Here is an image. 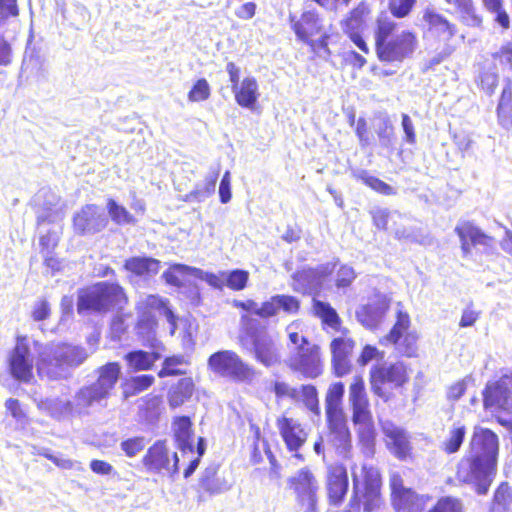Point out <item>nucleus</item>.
Wrapping results in <instances>:
<instances>
[{"label":"nucleus","instance_id":"43","mask_svg":"<svg viewBox=\"0 0 512 512\" xmlns=\"http://www.w3.org/2000/svg\"><path fill=\"white\" fill-rule=\"evenodd\" d=\"M447 3L453 4L461 13L464 22L470 26H480L482 18L475 12L472 0H446Z\"/></svg>","mask_w":512,"mask_h":512},{"label":"nucleus","instance_id":"3","mask_svg":"<svg viewBox=\"0 0 512 512\" xmlns=\"http://www.w3.org/2000/svg\"><path fill=\"white\" fill-rule=\"evenodd\" d=\"M239 343L243 350L266 367L280 362V349L266 325L248 314L240 318Z\"/></svg>","mask_w":512,"mask_h":512},{"label":"nucleus","instance_id":"5","mask_svg":"<svg viewBox=\"0 0 512 512\" xmlns=\"http://www.w3.org/2000/svg\"><path fill=\"white\" fill-rule=\"evenodd\" d=\"M363 481H360L353 470V497L350 506L353 510H359L361 505L364 512H373L380 508L382 499L380 495L381 478L379 471L374 467L364 465L361 469Z\"/></svg>","mask_w":512,"mask_h":512},{"label":"nucleus","instance_id":"13","mask_svg":"<svg viewBox=\"0 0 512 512\" xmlns=\"http://www.w3.org/2000/svg\"><path fill=\"white\" fill-rule=\"evenodd\" d=\"M455 232L460 238L461 251L464 258L471 255L472 248L481 247L486 254H491L495 250L494 237L486 234L470 221L458 223L455 227Z\"/></svg>","mask_w":512,"mask_h":512},{"label":"nucleus","instance_id":"47","mask_svg":"<svg viewBox=\"0 0 512 512\" xmlns=\"http://www.w3.org/2000/svg\"><path fill=\"white\" fill-rule=\"evenodd\" d=\"M410 326V317L407 312L401 309L397 310V320L390 333L386 336V340L392 344L398 343L404 333Z\"/></svg>","mask_w":512,"mask_h":512},{"label":"nucleus","instance_id":"58","mask_svg":"<svg viewBox=\"0 0 512 512\" xmlns=\"http://www.w3.org/2000/svg\"><path fill=\"white\" fill-rule=\"evenodd\" d=\"M43 62L38 55L25 56L22 62L21 71L23 74H39L43 72Z\"/></svg>","mask_w":512,"mask_h":512},{"label":"nucleus","instance_id":"45","mask_svg":"<svg viewBox=\"0 0 512 512\" xmlns=\"http://www.w3.org/2000/svg\"><path fill=\"white\" fill-rule=\"evenodd\" d=\"M293 279L300 285L295 288L297 291H307L315 289L321 285V282L313 268H304L293 275Z\"/></svg>","mask_w":512,"mask_h":512},{"label":"nucleus","instance_id":"31","mask_svg":"<svg viewBox=\"0 0 512 512\" xmlns=\"http://www.w3.org/2000/svg\"><path fill=\"white\" fill-rule=\"evenodd\" d=\"M156 326L155 315L151 311H142L137 324V333L142 338L144 345L151 348H157L159 345Z\"/></svg>","mask_w":512,"mask_h":512},{"label":"nucleus","instance_id":"30","mask_svg":"<svg viewBox=\"0 0 512 512\" xmlns=\"http://www.w3.org/2000/svg\"><path fill=\"white\" fill-rule=\"evenodd\" d=\"M238 105L252 109L259 97L258 83L254 77H245L238 88L232 89Z\"/></svg>","mask_w":512,"mask_h":512},{"label":"nucleus","instance_id":"64","mask_svg":"<svg viewBox=\"0 0 512 512\" xmlns=\"http://www.w3.org/2000/svg\"><path fill=\"white\" fill-rule=\"evenodd\" d=\"M279 312V306L277 296H272L269 300L263 302L257 310V316L261 318H269L277 315Z\"/></svg>","mask_w":512,"mask_h":512},{"label":"nucleus","instance_id":"9","mask_svg":"<svg viewBox=\"0 0 512 512\" xmlns=\"http://www.w3.org/2000/svg\"><path fill=\"white\" fill-rule=\"evenodd\" d=\"M288 485L296 496L303 512H317L319 483L313 473L302 468L288 479Z\"/></svg>","mask_w":512,"mask_h":512},{"label":"nucleus","instance_id":"25","mask_svg":"<svg viewBox=\"0 0 512 512\" xmlns=\"http://www.w3.org/2000/svg\"><path fill=\"white\" fill-rule=\"evenodd\" d=\"M422 20L428 31L440 40L448 41L456 33V27L433 8L423 11Z\"/></svg>","mask_w":512,"mask_h":512},{"label":"nucleus","instance_id":"2","mask_svg":"<svg viewBox=\"0 0 512 512\" xmlns=\"http://www.w3.org/2000/svg\"><path fill=\"white\" fill-rule=\"evenodd\" d=\"M97 373V380L90 385L81 387L75 394L73 402L49 398L38 403L39 409L57 419L73 414L87 413L90 407L101 404L111 395V391L119 379L121 368L118 363L110 362L98 368Z\"/></svg>","mask_w":512,"mask_h":512},{"label":"nucleus","instance_id":"17","mask_svg":"<svg viewBox=\"0 0 512 512\" xmlns=\"http://www.w3.org/2000/svg\"><path fill=\"white\" fill-rule=\"evenodd\" d=\"M108 225V217L99 206L87 204L73 217V227L77 234H96Z\"/></svg>","mask_w":512,"mask_h":512},{"label":"nucleus","instance_id":"27","mask_svg":"<svg viewBox=\"0 0 512 512\" xmlns=\"http://www.w3.org/2000/svg\"><path fill=\"white\" fill-rule=\"evenodd\" d=\"M383 431L391 452L399 459L406 458L410 452V443L406 432L392 424H385Z\"/></svg>","mask_w":512,"mask_h":512},{"label":"nucleus","instance_id":"52","mask_svg":"<svg viewBox=\"0 0 512 512\" xmlns=\"http://www.w3.org/2000/svg\"><path fill=\"white\" fill-rule=\"evenodd\" d=\"M364 8L358 7L351 11L350 16L343 21V29L348 35L359 33L363 24Z\"/></svg>","mask_w":512,"mask_h":512},{"label":"nucleus","instance_id":"8","mask_svg":"<svg viewBox=\"0 0 512 512\" xmlns=\"http://www.w3.org/2000/svg\"><path fill=\"white\" fill-rule=\"evenodd\" d=\"M208 366L215 374L236 381H246L253 376V369L232 350L213 353L208 359Z\"/></svg>","mask_w":512,"mask_h":512},{"label":"nucleus","instance_id":"55","mask_svg":"<svg viewBox=\"0 0 512 512\" xmlns=\"http://www.w3.org/2000/svg\"><path fill=\"white\" fill-rule=\"evenodd\" d=\"M147 442L144 437H133L126 439L120 443L121 450L129 458L135 457L146 446Z\"/></svg>","mask_w":512,"mask_h":512},{"label":"nucleus","instance_id":"33","mask_svg":"<svg viewBox=\"0 0 512 512\" xmlns=\"http://www.w3.org/2000/svg\"><path fill=\"white\" fill-rule=\"evenodd\" d=\"M497 119L499 125L509 130L512 127V83L507 81L497 106Z\"/></svg>","mask_w":512,"mask_h":512},{"label":"nucleus","instance_id":"61","mask_svg":"<svg viewBox=\"0 0 512 512\" xmlns=\"http://www.w3.org/2000/svg\"><path fill=\"white\" fill-rule=\"evenodd\" d=\"M355 278L356 273L354 269L348 265H343L337 272L336 286L338 288L348 287L354 281Z\"/></svg>","mask_w":512,"mask_h":512},{"label":"nucleus","instance_id":"32","mask_svg":"<svg viewBox=\"0 0 512 512\" xmlns=\"http://www.w3.org/2000/svg\"><path fill=\"white\" fill-rule=\"evenodd\" d=\"M219 177V168H212L201 183H197L195 188L186 195L187 201L203 202L214 194L216 182Z\"/></svg>","mask_w":512,"mask_h":512},{"label":"nucleus","instance_id":"18","mask_svg":"<svg viewBox=\"0 0 512 512\" xmlns=\"http://www.w3.org/2000/svg\"><path fill=\"white\" fill-rule=\"evenodd\" d=\"M10 370L16 379L29 382L33 376V358L30 352L29 338L27 336L17 337L16 345L11 352Z\"/></svg>","mask_w":512,"mask_h":512},{"label":"nucleus","instance_id":"6","mask_svg":"<svg viewBox=\"0 0 512 512\" xmlns=\"http://www.w3.org/2000/svg\"><path fill=\"white\" fill-rule=\"evenodd\" d=\"M408 380L407 367L402 362L382 363L370 370L371 390L384 401L390 399L393 389L402 387Z\"/></svg>","mask_w":512,"mask_h":512},{"label":"nucleus","instance_id":"11","mask_svg":"<svg viewBox=\"0 0 512 512\" xmlns=\"http://www.w3.org/2000/svg\"><path fill=\"white\" fill-rule=\"evenodd\" d=\"M482 397L485 410L512 414V374L488 381L482 391Z\"/></svg>","mask_w":512,"mask_h":512},{"label":"nucleus","instance_id":"34","mask_svg":"<svg viewBox=\"0 0 512 512\" xmlns=\"http://www.w3.org/2000/svg\"><path fill=\"white\" fill-rule=\"evenodd\" d=\"M194 384L191 378L180 379L168 391V404L171 408L183 405L193 394Z\"/></svg>","mask_w":512,"mask_h":512},{"label":"nucleus","instance_id":"39","mask_svg":"<svg viewBox=\"0 0 512 512\" xmlns=\"http://www.w3.org/2000/svg\"><path fill=\"white\" fill-rule=\"evenodd\" d=\"M490 512H512V487L503 482L495 491Z\"/></svg>","mask_w":512,"mask_h":512},{"label":"nucleus","instance_id":"12","mask_svg":"<svg viewBox=\"0 0 512 512\" xmlns=\"http://www.w3.org/2000/svg\"><path fill=\"white\" fill-rule=\"evenodd\" d=\"M389 482L392 505L397 511L422 512L431 500L429 495H419L405 487L403 479L398 473H391Z\"/></svg>","mask_w":512,"mask_h":512},{"label":"nucleus","instance_id":"41","mask_svg":"<svg viewBox=\"0 0 512 512\" xmlns=\"http://www.w3.org/2000/svg\"><path fill=\"white\" fill-rule=\"evenodd\" d=\"M353 177L374 191L381 193L383 195H394L396 192L394 188L387 183L383 182L379 178L372 176L366 170H356L353 172Z\"/></svg>","mask_w":512,"mask_h":512},{"label":"nucleus","instance_id":"10","mask_svg":"<svg viewBox=\"0 0 512 512\" xmlns=\"http://www.w3.org/2000/svg\"><path fill=\"white\" fill-rule=\"evenodd\" d=\"M178 463L177 453H171L166 441L162 440L150 446L142 459V464L148 473L166 474L171 477L178 473Z\"/></svg>","mask_w":512,"mask_h":512},{"label":"nucleus","instance_id":"16","mask_svg":"<svg viewBox=\"0 0 512 512\" xmlns=\"http://www.w3.org/2000/svg\"><path fill=\"white\" fill-rule=\"evenodd\" d=\"M416 47L417 38L415 34L404 30L382 46L377 51V56L381 61L386 62L403 61L414 53Z\"/></svg>","mask_w":512,"mask_h":512},{"label":"nucleus","instance_id":"50","mask_svg":"<svg viewBox=\"0 0 512 512\" xmlns=\"http://www.w3.org/2000/svg\"><path fill=\"white\" fill-rule=\"evenodd\" d=\"M380 145L389 147L393 142V126L388 115L384 114L380 117V123L376 129Z\"/></svg>","mask_w":512,"mask_h":512},{"label":"nucleus","instance_id":"46","mask_svg":"<svg viewBox=\"0 0 512 512\" xmlns=\"http://www.w3.org/2000/svg\"><path fill=\"white\" fill-rule=\"evenodd\" d=\"M486 11L494 15V21L503 29L510 27V18L503 9V0H481Z\"/></svg>","mask_w":512,"mask_h":512},{"label":"nucleus","instance_id":"7","mask_svg":"<svg viewBox=\"0 0 512 512\" xmlns=\"http://www.w3.org/2000/svg\"><path fill=\"white\" fill-rule=\"evenodd\" d=\"M348 401L352 409V422L360 426L361 437L370 440L373 434V420L370 403L362 377L355 376L349 387Z\"/></svg>","mask_w":512,"mask_h":512},{"label":"nucleus","instance_id":"62","mask_svg":"<svg viewBox=\"0 0 512 512\" xmlns=\"http://www.w3.org/2000/svg\"><path fill=\"white\" fill-rule=\"evenodd\" d=\"M279 311L283 310L286 313L289 314H295L298 312L300 308V303L298 299L294 296L290 295H276Z\"/></svg>","mask_w":512,"mask_h":512},{"label":"nucleus","instance_id":"24","mask_svg":"<svg viewBox=\"0 0 512 512\" xmlns=\"http://www.w3.org/2000/svg\"><path fill=\"white\" fill-rule=\"evenodd\" d=\"M290 21L297 38L304 42L322 31V20L315 11H304L299 19L290 16Z\"/></svg>","mask_w":512,"mask_h":512},{"label":"nucleus","instance_id":"60","mask_svg":"<svg viewBox=\"0 0 512 512\" xmlns=\"http://www.w3.org/2000/svg\"><path fill=\"white\" fill-rule=\"evenodd\" d=\"M191 275L195 278L207 282L211 287L221 289L223 286V280L214 273L203 271L202 269L193 267Z\"/></svg>","mask_w":512,"mask_h":512},{"label":"nucleus","instance_id":"38","mask_svg":"<svg viewBox=\"0 0 512 512\" xmlns=\"http://www.w3.org/2000/svg\"><path fill=\"white\" fill-rule=\"evenodd\" d=\"M159 358V353H149L143 350L129 352L124 357L128 367L133 371L149 370Z\"/></svg>","mask_w":512,"mask_h":512},{"label":"nucleus","instance_id":"36","mask_svg":"<svg viewBox=\"0 0 512 512\" xmlns=\"http://www.w3.org/2000/svg\"><path fill=\"white\" fill-rule=\"evenodd\" d=\"M398 24L390 16L381 14L376 20L375 28V46L376 52L388 41L395 37Z\"/></svg>","mask_w":512,"mask_h":512},{"label":"nucleus","instance_id":"37","mask_svg":"<svg viewBox=\"0 0 512 512\" xmlns=\"http://www.w3.org/2000/svg\"><path fill=\"white\" fill-rule=\"evenodd\" d=\"M124 267L137 276H149L158 273L160 262L151 257H132L125 261Z\"/></svg>","mask_w":512,"mask_h":512},{"label":"nucleus","instance_id":"14","mask_svg":"<svg viewBox=\"0 0 512 512\" xmlns=\"http://www.w3.org/2000/svg\"><path fill=\"white\" fill-rule=\"evenodd\" d=\"M57 353L58 349L55 344L40 345L36 364L40 377H46L49 380H61L72 376L67 365Z\"/></svg>","mask_w":512,"mask_h":512},{"label":"nucleus","instance_id":"49","mask_svg":"<svg viewBox=\"0 0 512 512\" xmlns=\"http://www.w3.org/2000/svg\"><path fill=\"white\" fill-rule=\"evenodd\" d=\"M193 267L184 265V264H173L168 270H166L162 277L166 281L167 284L180 287L182 285V281L180 279L181 276L191 275V270Z\"/></svg>","mask_w":512,"mask_h":512},{"label":"nucleus","instance_id":"56","mask_svg":"<svg viewBox=\"0 0 512 512\" xmlns=\"http://www.w3.org/2000/svg\"><path fill=\"white\" fill-rule=\"evenodd\" d=\"M226 275V284L230 289L233 290H242L246 287L249 274L244 270H233L229 273H223Z\"/></svg>","mask_w":512,"mask_h":512},{"label":"nucleus","instance_id":"54","mask_svg":"<svg viewBox=\"0 0 512 512\" xmlns=\"http://www.w3.org/2000/svg\"><path fill=\"white\" fill-rule=\"evenodd\" d=\"M298 329L299 324L296 322H293L286 327L289 343L294 347L292 351H298L300 348L311 344L308 339L298 331Z\"/></svg>","mask_w":512,"mask_h":512},{"label":"nucleus","instance_id":"26","mask_svg":"<svg viewBox=\"0 0 512 512\" xmlns=\"http://www.w3.org/2000/svg\"><path fill=\"white\" fill-rule=\"evenodd\" d=\"M278 428L290 451H297L306 441L307 434L304 429L292 418L282 417L279 419Z\"/></svg>","mask_w":512,"mask_h":512},{"label":"nucleus","instance_id":"20","mask_svg":"<svg viewBox=\"0 0 512 512\" xmlns=\"http://www.w3.org/2000/svg\"><path fill=\"white\" fill-rule=\"evenodd\" d=\"M37 205V222L42 224L45 222L55 223L64 218L63 206L59 203L57 195L50 191H40L35 198Z\"/></svg>","mask_w":512,"mask_h":512},{"label":"nucleus","instance_id":"22","mask_svg":"<svg viewBox=\"0 0 512 512\" xmlns=\"http://www.w3.org/2000/svg\"><path fill=\"white\" fill-rule=\"evenodd\" d=\"M334 372L338 377L350 370L349 356L354 348V341L346 336L334 338L330 344Z\"/></svg>","mask_w":512,"mask_h":512},{"label":"nucleus","instance_id":"28","mask_svg":"<svg viewBox=\"0 0 512 512\" xmlns=\"http://www.w3.org/2000/svg\"><path fill=\"white\" fill-rule=\"evenodd\" d=\"M174 439L178 449L183 453H193L192 423L187 416L177 417L172 424Z\"/></svg>","mask_w":512,"mask_h":512},{"label":"nucleus","instance_id":"40","mask_svg":"<svg viewBox=\"0 0 512 512\" xmlns=\"http://www.w3.org/2000/svg\"><path fill=\"white\" fill-rule=\"evenodd\" d=\"M466 435V427L464 425H461L460 423H455L453 426L449 429L448 435L446 439L442 442V449L447 454H453L456 453Z\"/></svg>","mask_w":512,"mask_h":512},{"label":"nucleus","instance_id":"42","mask_svg":"<svg viewBox=\"0 0 512 512\" xmlns=\"http://www.w3.org/2000/svg\"><path fill=\"white\" fill-rule=\"evenodd\" d=\"M313 313L319 317L322 322L331 328H336L340 323V318L336 310L329 303L313 299Z\"/></svg>","mask_w":512,"mask_h":512},{"label":"nucleus","instance_id":"53","mask_svg":"<svg viewBox=\"0 0 512 512\" xmlns=\"http://www.w3.org/2000/svg\"><path fill=\"white\" fill-rule=\"evenodd\" d=\"M428 512H463L462 502L451 496L440 498Z\"/></svg>","mask_w":512,"mask_h":512},{"label":"nucleus","instance_id":"21","mask_svg":"<svg viewBox=\"0 0 512 512\" xmlns=\"http://www.w3.org/2000/svg\"><path fill=\"white\" fill-rule=\"evenodd\" d=\"M389 308V302L385 296H377L366 305L360 306L356 310L357 320L367 329H376L382 322L386 311Z\"/></svg>","mask_w":512,"mask_h":512},{"label":"nucleus","instance_id":"63","mask_svg":"<svg viewBox=\"0 0 512 512\" xmlns=\"http://www.w3.org/2000/svg\"><path fill=\"white\" fill-rule=\"evenodd\" d=\"M142 305L145 308L144 311L158 310L163 316L165 315V309H170L167 300L155 295L147 296Z\"/></svg>","mask_w":512,"mask_h":512},{"label":"nucleus","instance_id":"35","mask_svg":"<svg viewBox=\"0 0 512 512\" xmlns=\"http://www.w3.org/2000/svg\"><path fill=\"white\" fill-rule=\"evenodd\" d=\"M343 395V383L337 382L329 387L325 399V409L327 418L345 417V414L341 407Z\"/></svg>","mask_w":512,"mask_h":512},{"label":"nucleus","instance_id":"51","mask_svg":"<svg viewBox=\"0 0 512 512\" xmlns=\"http://www.w3.org/2000/svg\"><path fill=\"white\" fill-rule=\"evenodd\" d=\"M211 90L209 83L206 79L201 78L196 81L188 93V100L190 102L205 101L210 97Z\"/></svg>","mask_w":512,"mask_h":512},{"label":"nucleus","instance_id":"59","mask_svg":"<svg viewBox=\"0 0 512 512\" xmlns=\"http://www.w3.org/2000/svg\"><path fill=\"white\" fill-rule=\"evenodd\" d=\"M302 397L305 406L312 412L319 413L317 390L312 385L302 386Z\"/></svg>","mask_w":512,"mask_h":512},{"label":"nucleus","instance_id":"1","mask_svg":"<svg viewBox=\"0 0 512 512\" xmlns=\"http://www.w3.org/2000/svg\"><path fill=\"white\" fill-rule=\"evenodd\" d=\"M498 451V436L490 429L475 427L469 455L458 465L457 479L474 485L478 494H486L495 473Z\"/></svg>","mask_w":512,"mask_h":512},{"label":"nucleus","instance_id":"19","mask_svg":"<svg viewBox=\"0 0 512 512\" xmlns=\"http://www.w3.org/2000/svg\"><path fill=\"white\" fill-rule=\"evenodd\" d=\"M327 423V444L340 456L347 457L351 449V434L346 417L327 418Z\"/></svg>","mask_w":512,"mask_h":512},{"label":"nucleus","instance_id":"4","mask_svg":"<svg viewBox=\"0 0 512 512\" xmlns=\"http://www.w3.org/2000/svg\"><path fill=\"white\" fill-rule=\"evenodd\" d=\"M127 302L123 288L117 283L98 282L81 289L77 296V311L107 312L114 307L122 308Z\"/></svg>","mask_w":512,"mask_h":512},{"label":"nucleus","instance_id":"23","mask_svg":"<svg viewBox=\"0 0 512 512\" xmlns=\"http://www.w3.org/2000/svg\"><path fill=\"white\" fill-rule=\"evenodd\" d=\"M327 490L329 502L339 505L348 490L347 470L342 465H333L328 469Z\"/></svg>","mask_w":512,"mask_h":512},{"label":"nucleus","instance_id":"29","mask_svg":"<svg viewBox=\"0 0 512 512\" xmlns=\"http://www.w3.org/2000/svg\"><path fill=\"white\" fill-rule=\"evenodd\" d=\"M55 345L58 349L57 355L63 359L71 375H73L74 370L81 366L89 356L87 350L79 345L69 343H58Z\"/></svg>","mask_w":512,"mask_h":512},{"label":"nucleus","instance_id":"15","mask_svg":"<svg viewBox=\"0 0 512 512\" xmlns=\"http://www.w3.org/2000/svg\"><path fill=\"white\" fill-rule=\"evenodd\" d=\"M286 364L293 371L300 372L308 378H316L322 372L319 346L310 344L298 351H291Z\"/></svg>","mask_w":512,"mask_h":512},{"label":"nucleus","instance_id":"44","mask_svg":"<svg viewBox=\"0 0 512 512\" xmlns=\"http://www.w3.org/2000/svg\"><path fill=\"white\" fill-rule=\"evenodd\" d=\"M106 207L111 220L117 225H128L136 222L134 216L115 200L108 199Z\"/></svg>","mask_w":512,"mask_h":512},{"label":"nucleus","instance_id":"57","mask_svg":"<svg viewBox=\"0 0 512 512\" xmlns=\"http://www.w3.org/2000/svg\"><path fill=\"white\" fill-rule=\"evenodd\" d=\"M415 2L416 0H390L389 10L394 17L404 18L410 13Z\"/></svg>","mask_w":512,"mask_h":512},{"label":"nucleus","instance_id":"48","mask_svg":"<svg viewBox=\"0 0 512 512\" xmlns=\"http://www.w3.org/2000/svg\"><path fill=\"white\" fill-rule=\"evenodd\" d=\"M188 364L187 359L183 355H174L171 357H167L164 362L161 370L158 373L160 378H164L167 376H176L185 374V371L177 368L180 365Z\"/></svg>","mask_w":512,"mask_h":512}]
</instances>
